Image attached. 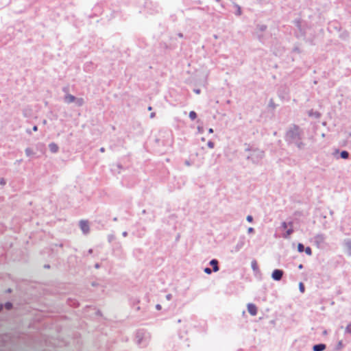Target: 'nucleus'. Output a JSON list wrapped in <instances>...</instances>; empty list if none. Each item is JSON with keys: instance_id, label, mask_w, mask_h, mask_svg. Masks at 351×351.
Returning a JSON list of instances; mask_svg holds the SVG:
<instances>
[{"instance_id": "obj_22", "label": "nucleus", "mask_w": 351, "mask_h": 351, "mask_svg": "<svg viewBox=\"0 0 351 351\" xmlns=\"http://www.w3.org/2000/svg\"><path fill=\"white\" fill-rule=\"evenodd\" d=\"M345 332L351 335V323L348 324L345 329Z\"/></svg>"}, {"instance_id": "obj_5", "label": "nucleus", "mask_w": 351, "mask_h": 351, "mask_svg": "<svg viewBox=\"0 0 351 351\" xmlns=\"http://www.w3.org/2000/svg\"><path fill=\"white\" fill-rule=\"evenodd\" d=\"M80 227L84 234H86L89 232L90 227L87 221L81 220L80 221Z\"/></svg>"}, {"instance_id": "obj_23", "label": "nucleus", "mask_w": 351, "mask_h": 351, "mask_svg": "<svg viewBox=\"0 0 351 351\" xmlns=\"http://www.w3.org/2000/svg\"><path fill=\"white\" fill-rule=\"evenodd\" d=\"M298 250L299 252H302L304 250V247L303 244L299 243L298 245Z\"/></svg>"}, {"instance_id": "obj_28", "label": "nucleus", "mask_w": 351, "mask_h": 351, "mask_svg": "<svg viewBox=\"0 0 351 351\" xmlns=\"http://www.w3.org/2000/svg\"><path fill=\"white\" fill-rule=\"evenodd\" d=\"M204 271L207 274H210L212 273V270L209 267H206L204 269Z\"/></svg>"}, {"instance_id": "obj_31", "label": "nucleus", "mask_w": 351, "mask_h": 351, "mask_svg": "<svg viewBox=\"0 0 351 351\" xmlns=\"http://www.w3.org/2000/svg\"><path fill=\"white\" fill-rule=\"evenodd\" d=\"M12 303L10 302H7L5 304V306L7 309H10L12 308Z\"/></svg>"}, {"instance_id": "obj_3", "label": "nucleus", "mask_w": 351, "mask_h": 351, "mask_svg": "<svg viewBox=\"0 0 351 351\" xmlns=\"http://www.w3.org/2000/svg\"><path fill=\"white\" fill-rule=\"evenodd\" d=\"M151 336L149 333L139 330L136 332V341L138 345L145 347L147 346L150 341Z\"/></svg>"}, {"instance_id": "obj_35", "label": "nucleus", "mask_w": 351, "mask_h": 351, "mask_svg": "<svg viewBox=\"0 0 351 351\" xmlns=\"http://www.w3.org/2000/svg\"><path fill=\"white\" fill-rule=\"evenodd\" d=\"M254 232V228H252V227H250L248 229H247V232L248 233H252Z\"/></svg>"}, {"instance_id": "obj_44", "label": "nucleus", "mask_w": 351, "mask_h": 351, "mask_svg": "<svg viewBox=\"0 0 351 351\" xmlns=\"http://www.w3.org/2000/svg\"><path fill=\"white\" fill-rule=\"evenodd\" d=\"M185 164L187 165V166H189L190 165V162L189 161H186Z\"/></svg>"}, {"instance_id": "obj_25", "label": "nucleus", "mask_w": 351, "mask_h": 351, "mask_svg": "<svg viewBox=\"0 0 351 351\" xmlns=\"http://www.w3.org/2000/svg\"><path fill=\"white\" fill-rule=\"evenodd\" d=\"M343 348V343H342V341H339L338 343H337V350H341Z\"/></svg>"}, {"instance_id": "obj_7", "label": "nucleus", "mask_w": 351, "mask_h": 351, "mask_svg": "<svg viewBox=\"0 0 351 351\" xmlns=\"http://www.w3.org/2000/svg\"><path fill=\"white\" fill-rule=\"evenodd\" d=\"M283 276V271L280 269H275L271 274V278L276 281L281 280Z\"/></svg>"}, {"instance_id": "obj_47", "label": "nucleus", "mask_w": 351, "mask_h": 351, "mask_svg": "<svg viewBox=\"0 0 351 351\" xmlns=\"http://www.w3.org/2000/svg\"><path fill=\"white\" fill-rule=\"evenodd\" d=\"M197 130H198L199 132H202V128L200 127H198Z\"/></svg>"}, {"instance_id": "obj_26", "label": "nucleus", "mask_w": 351, "mask_h": 351, "mask_svg": "<svg viewBox=\"0 0 351 351\" xmlns=\"http://www.w3.org/2000/svg\"><path fill=\"white\" fill-rule=\"evenodd\" d=\"M207 145H208V147L209 148L213 149V148H214L215 144H214V143H213V142H212V141H209L208 142V143H207Z\"/></svg>"}, {"instance_id": "obj_4", "label": "nucleus", "mask_w": 351, "mask_h": 351, "mask_svg": "<svg viewBox=\"0 0 351 351\" xmlns=\"http://www.w3.org/2000/svg\"><path fill=\"white\" fill-rule=\"evenodd\" d=\"M245 244V236H241L237 243V244L233 247L232 252H239Z\"/></svg>"}, {"instance_id": "obj_48", "label": "nucleus", "mask_w": 351, "mask_h": 351, "mask_svg": "<svg viewBox=\"0 0 351 351\" xmlns=\"http://www.w3.org/2000/svg\"><path fill=\"white\" fill-rule=\"evenodd\" d=\"M148 110H152V107L151 106L148 107Z\"/></svg>"}, {"instance_id": "obj_21", "label": "nucleus", "mask_w": 351, "mask_h": 351, "mask_svg": "<svg viewBox=\"0 0 351 351\" xmlns=\"http://www.w3.org/2000/svg\"><path fill=\"white\" fill-rule=\"evenodd\" d=\"M280 228H281L282 230H286L289 228V223H287V222H286V221H282V222L281 223Z\"/></svg>"}, {"instance_id": "obj_8", "label": "nucleus", "mask_w": 351, "mask_h": 351, "mask_svg": "<svg viewBox=\"0 0 351 351\" xmlns=\"http://www.w3.org/2000/svg\"><path fill=\"white\" fill-rule=\"evenodd\" d=\"M325 239H326V237L323 234H317L314 237L315 243L317 245H320L323 244L325 241Z\"/></svg>"}, {"instance_id": "obj_29", "label": "nucleus", "mask_w": 351, "mask_h": 351, "mask_svg": "<svg viewBox=\"0 0 351 351\" xmlns=\"http://www.w3.org/2000/svg\"><path fill=\"white\" fill-rule=\"evenodd\" d=\"M252 268L254 270H256V269H257V265H256V261H252Z\"/></svg>"}, {"instance_id": "obj_9", "label": "nucleus", "mask_w": 351, "mask_h": 351, "mask_svg": "<svg viewBox=\"0 0 351 351\" xmlns=\"http://www.w3.org/2000/svg\"><path fill=\"white\" fill-rule=\"evenodd\" d=\"M247 311L249 313L253 316L257 314V308L254 304L249 303L247 304Z\"/></svg>"}, {"instance_id": "obj_6", "label": "nucleus", "mask_w": 351, "mask_h": 351, "mask_svg": "<svg viewBox=\"0 0 351 351\" xmlns=\"http://www.w3.org/2000/svg\"><path fill=\"white\" fill-rule=\"evenodd\" d=\"M293 232V221L289 222V228L286 230L285 232L282 234L284 239H288L290 238L291 234Z\"/></svg>"}, {"instance_id": "obj_40", "label": "nucleus", "mask_w": 351, "mask_h": 351, "mask_svg": "<svg viewBox=\"0 0 351 351\" xmlns=\"http://www.w3.org/2000/svg\"><path fill=\"white\" fill-rule=\"evenodd\" d=\"M122 235H123V237H126V236L128 235V232H127L126 231H125V232H123L122 233Z\"/></svg>"}, {"instance_id": "obj_30", "label": "nucleus", "mask_w": 351, "mask_h": 351, "mask_svg": "<svg viewBox=\"0 0 351 351\" xmlns=\"http://www.w3.org/2000/svg\"><path fill=\"white\" fill-rule=\"evenodd\" d=\"M5 184H6V180L3 178H0V184L2 186H4V185H5Z\"/></svg>"}, {"instance_id": "obj_34", "label": "nucleus", "mask_w": 351, "mask_h": 351, "mask_svg": "<svg viewBox=\"0 0 351 351\" xmlns=\"http://www.w3.org/2000/svg\"><path fill=\"white\" fill-rule=\"evenodd\" d=\"M171 298H172V295H171V294H167V295H166V299H167V300H171Z\"/></svg>"}, {"instance_id": "obj_11", "label": "nucleus", "mask_w": 351, "mask_h": 351, "mask_svg": "<svg viewBox=\"0 0 351 351\" xmlns=\"http://www.w3.org/2000/svg\"><path fill=\"white\" fill-rule=\"evenodd\" d=\"M64 101L66 104H71V103L75 102V97L71 94H66L64 97Z\"/></svg>"}, {"instance_id": "obj_17", "label": "nucleus", "mask_w": 351, "mask_h": 351, "mask_svg": "<svg viewBox=\"0 0 351 351\" xmlns=\"http://www.w3.org/2000/svg\"><path fill=\"white\" fill-rule=\"evenodd\" d=\"M25 152V154L27 156H31L34 154V152H33V150L29 147L26 148Z\"/></svg>"}, {"instance_id": "obj_43", "label": "nucleus", "mask_w": 351, "mask_h": 351, "mask_svg": "<svg viewBox=\"0 0 351 351\" xmlns=\"http://www.w3.org/2000/svg\"><path fill=\"white\" fill-rule=\"evenodd\" d=\"M95 268L98 269L99 268V265L98 263L95 264Z\"/></svg>"}, {"instance_id": "obj_42", "label": "nucleus", "mask_w": 351, "mask_h": 351, "mask_svg": "<svg viewBox=\"0 0 351 351\" xmlns=\"http://www.w3.org/2000/svg\"><path fill=\"white\" fill-rule=\"evenodd\" d=\"M208 132H209L210 134L213 133V130L212 128H210V129L208 130Z\"/></svg>"}, {"instance_id": "obj_14", "label": "nucleus", "mask_w": 351, "mask_h": 351, "mask_svg": "<svg viewBox=\"0 0 351 351\" xmlns=\"http://www.w3.org/2000/svg\"><path fill=\"white\" fill-rule=\"evenodd\" d=\"M49 148L52 153H56L58 151V146L55 143H49Z\"/></svg>"}, {"instance_id": "obj_46", "label": "nucleus", "mask_w": 351, "mask_h": 351, "mask_svg": "<svg viewBox=\"0 0 351 351\" xmlns=\"http://www.w3.org/2000/svg\"><path fill=\"white\" fill-rule=\"evenodd\" d=\"M302 267H303V266H302V264H300V265L298 266V268H299V269H302Z\"/></svg>"}, {"instance_id": "obj_38", "label": "nucleus", "mask_w": 351, "mask_h": 351, "mask_svg": "<svg viewBox=\"0 0 351 351\" xmlns=\"http://www.w3.org/2000/svg\"><path fill=\"white\" fill-rule=\"evenodd\" d=\"M33 131L36 132L38 130V127L36 125H34L32 128Z\"/></svg>"}, {"instance_id": "obj_10", "label": "nucleus", "mask_w": 351, "mask_h": 351, "mask_svg": "<svg viewBox=\"0 0 351 351\" xmlns=\"http://www.w3.org/2000/svg\"><path fill=\"white\" fill-rule=\"evenodd\" d=\"M343 245L349 256H351V239L344 240Z\"/></svg>"}, {"instance_id": "obj_51", "label": "nucleus", "mask_w": 351, "mask_h": 351, "mask_svg": "<svg viewBox=\"0 0 351 351\" xmlns=\"http://www.w3.org/2000/svg\"><path fill=\"white\" fill-rule=\"evenodd\" d=\"M350 136H351V134H350Z\"/></svg>"}, {"instance_id": "obj_37", "label": "nucleus", "mask_w": 351, "mask_h": 351, "mask_svg": "<svg viewBox=\"0 0 351 351\" xmlns=\"http://www.w3.org/2000/svg\"><path fill=\"white\" fill-rule=\"evenodd\" d=\"M194 92H195L196 94H199V93H200V90H199V89H195V90H194Z\"/></svg>"}, {"instance_id": "obj_20", "label": "nucleus", "mask_w": 351, "mask_h": 351, "mask_svg": "<svg viewBox=\"0 0 351 351\" xmlns=\"http://www.w3.org/2000/svg\"><path fill=\"white\" fill-rule=\"evenodd\" d=\"M234 6L237 8L236 14L240 16L242 13L240 5H239L238 4H235Z\"/></svg>"}, {"instance_id": "obj_19", "label": "nucleus", "mask_w": 351, "mask_h": 351, "mask_svg": "<svg viewBox=\"0 0 351 351\" xmlns=\"http://www.w3.org/2000/svg\"><path fill=\"white\" fill-rule=\"evenodd\" d=\"M189 116L191 120H195L197 118V114L195 111H191Z\"/></svg>"}, {"instance_id": "obj_32", "label": "nucleus", "mask_w": 351, "mask_h": 351, "mask_svg": "<svg viewBox=\"0 0 351 351\" xmlns=\"http://www.w3.org/2000/svg\"><path fill=\"white\" fill-rule=\"evenodd\" d=\"M246 220L248 221V222H252L253 221V217L251 215H247V217H246Z\"/></svg>"}, {"instance_id": "obj_24", "label": "nucleus", "mask_w": 351, "mask_h": 351, "mask_svg": "<svg viewBox=\"0 0 351 351\" xmlns=\"http://www.w3.org/2000/svg\"><path fill=\"white\" fill-rule=\"evenodd\" d=\"M304 251L306 252V254L308 256H311L312 254V250H311V248L310 247H306L305 249H304Z\"/></svg>"}, {"instance_id": "obj_18", "label": "nucleus", "mask_w": 351, "mask_h": 351, "mask_svg": "<svg viewBox=\"0 0 351 351\" xmlns=\"http://www.w3.org/2000/svg\"><path fill=\"white\" fill-rule=\"evenodd\" d=\"M340 156L343 159H347L349 157V153L347 151H342Z\"/></svg>"}, {"instance_id": "obj_45", "label": "nucleus", "mask_w": 351, "mask_h": 351, "mask_svg": "<svg viewBox=\"0 0 351 351\" xmlns=\"http://www.w3.org/2000/svg\"><path fill=\"white\" fill-rule=\"evenodd\" d=\"M92 252H93V250H92V249H90V250H88V254H91Z\"/></svg>"}, {"instance_id": "obj_15", "label": "nucleus", "mask_w": 351, "mask_h": 351, "mask_svg": "<svg viewBox=\"0 0 351 351\" xmlns=\"http://www.w3.org/2000/svg\"><path fill=\"white\" fill-rule=\"evenodd\" d=\"M308 115L309 117H313L315 118H319L320 117V113L318 112H315L313 110H311L308 112Z\"/></svg>"}, {"instance_id": "obj_16", "label": "nucleus", "mask_w": 351, "mask_h": 351, "mask_svg": "<svg viewBox=\"0 0 351 351\" xmlns=\"http://www.w3.org/2000/svg\"><path fill=\"white\" fill-rule=\"evenodd\" d=\"M75 103L76 104V105L77 106H82L84 104V100L82 97H80V98L75 97Z\"/></svg>"}, {"instance_id": "obj_50", "label": "nucleus", "mask_w": 351, "mask_h": 351, "mask_svg": "<svg viewBox=\"0 0 351 351\" xmlns=\"http://www.w3.org/2000/svg\"><path fill=\"white\" fill-rule=\"evenodd\" d=\"M215 1H217V2H219V1H220V0H215Z\"/></svg>"}, {"instance_id": "obj_27", "label": "nucleus", "mask_w": 351, "mask_h": 351, "mask_svg": "<svg viewBox=\"0 0 351 351\" xmlns=\"http://www.w3.org/2000/svg\"><path fill=\"white\" fill-rule=\"evenodd\" d=\"M299 289L300 291L303 293L304 291V285L302 284V282H300L299 284Z\"/></svg>"}, {"instance_id": "obj_12", "label": "nucleus", "mask_w": 351, "mask_h": 351, "mask_svg": "<svg viewBox=\"0 0 351 351\" xmlns=\"http://www.w3.org/2000/svg\"><path fill=\"white\" fill-rule=\"evenodd\" d=\"M210 265L213 266V270L215 272L219 271V268L218 267V261L216 259H213L210 261Z\"/></svg>"}, {"instance_id": "obj_13", "label": "nucleus", "mask_w": 351, "mask_h": 351, "mask_svg": "<svg viewBox=\"0 0 351 351\" xmlns=\"http://www.w3.org/2000/svg\"><path fill=\"white\" fill-rule=\"evenodd\" d=\"M325 348H326L325 344L319 343V344L315 345L313 347V351H323L324 350H325Z\"/></svg>"}, {"instance_id": "obj_39", "label": "nucleus", "mask_w": 351, "mask_h": 351, "mask_svg": "<svg viewBox=\"0 0 351 351\" xmlns=\"http://www.w3.org/2000/svg\"><path fill=\"white\" fill-rule=\"evenodd\" d=\"M155 114H155L154 112L151 113V114H150V118H151V119H153V118L155 117Z\"/></svg>"}, {"instance_id": "obj_33", "label": "nucleus", "mask_w": 351, "mask_h": 351, "mask_svg": "<svg viewBox=\"0 0 351 351\" xmlns=\"http://www.w3.org/2000/svg\"><path fill=\"white\" fill-rule=\"evenodd\" d=\"M114 236L113 234L108 235V241L109 242H111L112 240H114Z\"/></svg>"}, {"instance_id": "obj_49", "label": "nucleus", "mask_w": 351, "mask_h": 351, "mask_svg": "<svg viewBox=\"0 0 351 351\" xmlns=\"http://www.w3.org/2000/svg\"><path fill=\"white\" fill-rule=\"evenodd\" d=\"M230 100H228L227 104H230Z\"/></svg>"}, {"instance_id": "obj_2", "label": "nucleus", "mask_w": 351, "mask_h": 351, "mask_svg": "<svg viewBox=\"0 0 351 351\" xmlns=\"http://www.w3.org/2000/svg\"><path fill=\"white\" fill-rule=\"evenodd\" d=\"M246 152H250V154L247 158L251 160L253 163H258L264 157V152L259 149H252L247 147L245 149Z\"/></svg>"}, {"instance_id": "obj_41", "label": "nucleus", "mask_w": 351, "mask_h": 351, "mask_svg": "<svg viewBox=\"0 0 351 351\" xmlns=\"http://www.w3.org/2000/svg\"><path fill=\"white\" fill-rule=\"evenodd\" d=\"M99 150H100L101 152H105L104 147H101Z\"/></svg>"}, {"instance_id": "obj_1", "label": "nucleus", "mask_w": 351, "mask_h": 351, "mask_svg": "<svg viewBox=\"0 0 351 351\" xmlns=\"http://www.w3.org/2000/svg\"><path fill=\"white\" fill-rule=\"evenodd\" d=\"M303 135V130L298 125H293L287 130L285 139L289 144H293L299 149H302L305 147V144L302 141Z\"/></svg>"}, {"instance_id": "obj_36", "label": "nucleus", "mask_w": 351, "mask_h": 351, "mask_svg": "<svg viewBox=\"0 0 351 351\" xmlns=\"http://www.w3.org/2000/svg\"><path fill=\"white\" fill-rule=\"evenodd\" d=\"M156 308L157 310H160L161 309V305L160 304H156Z\"/></svg>"}]
</instances>
